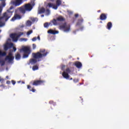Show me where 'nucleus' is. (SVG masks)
I'll use <instances>...</instances> for the list:
<instances>
[{
    "instance_id": "1",
    "label": "nucleus",
    "mask_w": 129,
    "mask_h": 129,
    "mask_svg": "<svg viewBox=\"0 0 129 129\" xmlns=\"http://www.w3.org/2000/svg\"><path fill=\"white\" fill-rule=\"evenodd\" d=\"M48 54H49V52H48V51H46V49H40L36 53H33L32 57L34 58L30 59L29 63L34 65V64H36L38 61H41L42 59L46 57Z\"/></svg>"
},
{
    "instance_id": "2",
    "label": "nucleus",
    "mask_w": 129,
    "mask_h": 129,
    "mask_svg": "<svg viewBox=\"0 0 129 129\" xmlns=\"http://www.w3.org/2000/svg\"><path fill=\"white\" fill-rule=\"evenodd\" d=\"M65 19L61 16H59L56 18V19H53L51 23L53 24V26H59L60 30H63L65 31V23H63L62 25H61V22H63Z\"/></svg>"
},
{
    "instance_id": "3",
    "label": "nucleus",
    "mask_w": 129,
    "mask_h": 129,
    "mask_svg": "<svg viewBox=\"0 0 129 129\" xmlns=\"http://www.w3.org/2000/svg\"><path fill=\"white\" fill-rule=\"evenodd\" d=\"M14 9V7L11 6L9 9H8L7 12L3 13V16L0 17V21H3L5 22H8L9 20V19H10V18L13 16V13H14V11H11V10H13Z\"/></svg>"
},
{
    "instance_id": "4",
    "label": "nucleus",
    "mask_w": 129,
    "mask_h": 129,
    "mask_svg": "<svg viewBox=\"0 0 129 129\" xmlns=\"http://www.w3.org/2000/svg\"><path fill=\"white\" fill-rule=\"evenodd\" d=\"M14 9V7L11 6L9 9H8L7 12L3 13V16L0 17V21H3L5 22H8L9 20V19H10V18L13 16V13H14V11H11V10H13Z\"/></svg>"
},
{
    "instance_id": "5",
    "label": "nucleus",
    "mask_w": 129,
    "mask_h": 129,
    "mask_svg": "<svg viewBox=\"0 0 129 129\" xmlns=\"http://www.w3.org/2000/svg\"><path fill=\"white\" fill-rule=\"evenodd\" d=\"M35 6V3H33L32 5L31 4H25L24 6L19 8L20 12L22 14H25L26 12H30L33 9V7Z\"/></svg>"
},
{
    "instance_id": "6",
    "label": "nucleus",
    "mask_w": 129,
    "mask_h": 129,
    "mask_svg": "<svg viewBox=\"0 0 129 129\" xmlns=\"http://www.w3.org/2000/svg\"><path fill=\"white\" fill-rule=\"evenodd\" d=\"M21 51L24 52L23 58H28L31 53V49L29 47L25 46L21 49Z\"/></svg>"
},
{
    "instance_id": "7",
    "label": "nucleus",
    "mask_w": 129,
    "mask_h": 129,
    "mask_svg": "<svg viewBox=\"0 0 129 129\" xmlns=\"http://www.w3.org/2000/svg\"><path fill=\"white\" fill-rule=\"evenodd\" d=\"M23 35H24L23 32H20L19 34L12 33L10 35V37L12 38L14 42H17L20 37H21V36H23Z\"/></svg>"
},
{
    "instance_id": "8",
    "label": "nucleus",
    "mask_w": 129,
    "mask_h": 129,
    "mask_svg": "<svg viewBox=\"0 0 129 129\" xmlns=\"http://www.w3.org/2000/svg\"><path fill=\"white\" fill-rule=\"evenodd\" d=\"M56 5L49 3L48 4V6L49 8H52L54 10H57L58 9V7L61 6V4L62 2L61 0H56Z\"/></svg>"
},
{
    "instance_id": "9",
    "label": "nucleus",
    "mask_w": 129,
    "mask_h": 129,
    "mask_svg": "<svg viewBox=\"0 0 129 129\" xmlns=\"http://www.w3.org/2000/svg\"><path fill=\"white\" fill-rule=\"evenodd\" d=\"M14 59H15V57H14L13 53L10 52L8 55L5 57V61H8L9 63H12L14 61Z\"/></svg>"
},
{
    "instance_id": "10",
    "label": "nucleus",
    "mask_w": 129,
    "mask_h": 129,
    "mask_svg": "<svg viewBox=\"0 0 129 129\" xmlns=\"http://www.w3.org/2000/svg\"><path fill=\"white\" fill-rule=\"evenodd\" d=\"M44 83H45V81L44 80H34L32 83V85L33 86H39L42 85Z\"/></svg>"
},
{
    "instance_id": "11",
    "label": "nucleus",
    "mask_w": 129,
    "mask_h": 129,
    "mask_svg": "<svg viewBox=\"0 0 129 129\" xmlns=\"http://www.w3.org/2000/svg\"><path fill=\"white\" fill-rule=\"evenodd\" d=\"M23 3V0H16L11 2L12 5L15 6V7H19Z\"/></svg>"
},
{
    "instance_id": "12",
    "label": "nucleus",
    "mask_w": 129,
    "mask_h": 129,
    "mask_svg": "<svg viewBox=\"0 0 129 129\" xmlns=\"http://www.w3.org/2000/svg\"><path fill=\"white\" fill-rule=\"evenodd\" d=\"M66 72H65V78L66 79H68V80H73V78H71L70 79V76L68 74V73H71V71L69 69H67L66 70Z\"/></svg>"
},
{
    "instance_id": "13",
    "label": "nucleus",
    "mask_w": 129,
    "mask_h": 129,
    "mask_svg": "<svg viewBox=\"0 0 129 129\" xmlns=\"http://www.w3.org/2000/svg\"><path fill=\"white\" fill-rule=\"evenodd\" d=\"M22 19V17L20 16L19 14H15L14 16L11 19V21L14 22L16 21V20H20Z\"/></svg>"
},
{
    "instance_id": "14",
    "label": "nucleus",
    "mask_w": 129,
    "mask_h": 129,
    "mask_svg": "<svg viewBox=\"0 0 129 129\" xmlns=\"http://www.w3.org/2000/svg\"><path fill=\"white\" fill-rule=\"evenodd\" d=\"M13 46H14V44H13L12 43H8L4 46V49L5 50V51H7L9 49H10V48H12V47H13Z\"/></svg>"
},
{
    "instance_id": "15",
    "label": "nucleus",
    "mask_w": 129,
    "mask_h": 129,
    "mask_svg": "<svg viewBox=\"0 0 129 129\" xmlns=\"http://www.w3.org/2000/svg\"><path fill=\"white\" fill-rule=\"evenodd\" d=\"M71 30L70 24H67L65 23V32L66 33H68L70 32Z\"/></svg>"
},
{
    "instance_id": "16",
    "label": "nucleus",
    "mask_w": 129,
    "mask_h": 129,
    "mask_svg": "<svg viewBox=\"0 0 129 129\" xmlns=\"http://www.w3.org/2000/svg\"><path fill=\"white\" fill-rule=\"evenodd\" d=\"M106 19H107V16L106 14L104 13L101 14L100 16V20H101V21H105Z\"/></svg>"
},
{
    "instance_id": "17",
    "label": "nucleus",
    "mask_w": 129,
    "mask_h": 129,
    "mask_svg": "<svg viewBox=\"0 0 129 129\" xmlns=\"http://www.w3.org/2000/svg\"><path fill=\"white\" fill-rule=\"evenodd\" d=\"M74 64L76 66V67H77V68H78V69H80V68L82 67V63L79 61L75 62Z\"/></svg>"
},
{
    "instance_id": "18",
    "label": "nucleus",
    "mask_w": 129,
    "mask_h": 129,
    "mask_svg": "<svg viewBox=\"0 0 129 129\" xmlns=\"http://www.w3.org/2000/svg\"><path fill=\"white\" fill-rule=\"evenodd\" d=\"M47 33H48V34H52V35H56V34L59 33V31H54V30H52V29H50L48 31Z\"/></svg>"
},
{
    "instance_id": "19",
    "label": "nucleus",
    "mask_w": 129,
    "mask_h": 129,
    "mask_svg": "<svg viewBox=\"0 0 129 129\" xmlns=\"http://www.w3.org/2000/svg\"><path fill=\"white\" fill-rule=\"evenodd\" d=\"M83 21L84 20L82 18L78 19L76 26H81V25H82V23H83Z\"/></svg>"
},
{
    "instance_id": "20",
    "label": "nucleus",
    "mask_w": 129,
    "mask_h": 129,
    "mask_svg": "<svg viewBox=\"0 0 129 129\" xmlns=\"http://www.w3.org/2000/svg\"><path fill=\"white\" fill-rule=\"evenodd\" d=\"M107 27L108 30H110L112 28V23L111 22H109L107 24Z\"/></svg>"
},
{
    "instance_id": "21",
    "label": "nucleus",
    "mask_w": 129,
    "mask_h": 129,
    "mask_svg": "<svg viewBox=\"0 0 129 129\" xmlns=\"http://www.w3.org/2000/svg\"><path fill=\"white\" fill-rule=\"evenodd\" d=\"M46 12V10L44 8H41L38 11V14H44Z\"/></svg>"
},
{
    "instance_id": "22",
    "label": "nucleus",
    "mask_w": 129,
    "mask_h": 129,
    "mask_svg": "<svg viewBox=\"0 0 129 129\" xmlns=\"http://www.w3.org/2000/svg\"><path fill=\"white\" fill-rule=\"evenodd\" d=\"M31 87L30 85H27V89L30 90V91H32V92H36V89L32 88L31 90Z\"/></svg>"
},
{
    "instance_id": "23",
    "label": "nucleus",
    "mask_w": 129,
    "mask_h": 129,
    "mask_svg": "<svg viewBox=\"0 0 129 129\" xmlns=\"http://www.w3.org/2000/svg\"><path fill=\"white\" fill-rule=\"evenodd\" d=\"M64 68H65V66H62L61 67V70L63 71L62 76H63V78H65V70H64Z\"/></svg>"
},
{
    "instance_id": "24",
    "label": "nucleus",
    "mask_w": 129,
    "mask_h": 129,
    "mask_svg": "<svg viewBox=\"0 0 129 129\" xmlns=\"http://www.w3.org/2000/svg\"><path fill=\"white\" fill-rule=\"evenodd\" d=\"M6 25V21H0V28L4 27Z\"/></svg>"
},
{
    "instance_id": "25",
    "label": "nucleus",
    "mask_w": 129,
    "mask_h": 129,
    "mask_svg": "<svg viewBox=\"0 0 129 129\" xmlns=\"http://www.w3.org/2000/svg\"><path fill=\"white\" fill-rule=\"evenodd\" d=\"M15 58L16 60H20L21 59V54L20 53H18L15 55Z\"/></svg>"
},
{
    "instance_id": "26",
    "label": "nucleus",
    "mask_w": 129,
    "mask_h": 129,
    "mask_svg": "<svg viewBox=\"0 0 129 129\" xmlns=\"http://www.w3.org/2000/svg\"><path fill=\"white\" fill-rule=\"evenodd\" d=\"M2 2L1 6L4 8L6 7V0H1Z\"/></svg>"
},
{
    "instance_id": "27",
    "label": "nucleus",
    "mask_w": 129,
    "mask_h": 129,
    "mask_svg": "<svg viewBox=\"0 0 129 129\" xmlns=\"http://www.w3.org/2000/svg\"><path fill=\"white\" fill-rule=\"evenodd\" d=\"M50 25H51V23L46 22L44 24V28H48V27H49V26H50Z\"/></svg>"
},
{
    "instance_id": "28",
    "label": "nucleus",
    "mask_w": 129,
    "mask_h": 129,
    "mask_svg": "<svg viewBox=\"0 0 129 129\" xmlns=\"http://www.w3.org/2000/svg\"><path fill=\"white\" fill-rule=\"evenodd\" d=\"M38 69H39L38 66H34L32 67V70H33V71H36V70H38Z\"/></svg>"
},
{
    "instance_id": "29",
    "label": "nucleus",
    "mask_w": 129,
    "mask_h": 129,
    "mask_svg": "<svg viewBox=\"0 0 129 129\" xmlns=\"http://www.w3.org/2000/svg\"><path fill=\"white\" fill-rule=\"evenodd\" d=\"M26 25H27L28 27L32 26V22L29 20L27 21L26 22Z\"/></svg>"
},
{
    "instance_id": "30",
    "label": "nucleus",
    "mask_w": 129,
    "mask_h": 129,
    "mask_svg": "<svg viewBox=\"0 0 129 129\" xmlns=\"http://www.w3.org/2000/svg\"><path fill=\"white\" fill-rule=\"evenodd\" d=\"M31 20L33 23H35V22H38V18H31Z\"/></svg>"
},
{
    "instance_id": "31",
    "label": "nucleus",
    "mask_w": 129,
    "mask_h": 129,
    "mask_svg": "<svg viewBox=\"0 0 129 129\" xmlns=\"http://www.w3.org/2000/svg\"><path fill=\"white\" fill-rule=\"evenodd\" d=\"M7 56V52H2L0 51V56Z\"/></svg>"
},
{
    "instance_id": "32",
    "label": "nucleus",
    "mask_w": 129,
    "mask_h": 129,
    "mask_svg": "<svg viewBox=\"0 0 129 129\" xmlns=\"http://www.w3.org/2000/svg\"><path fill=\"white\" fill-rule=\"evenodd\" d=\"M0 63L1 64V66H4L6 64V61L4 60H0Z\"/></svg>"
},
{
    "instance_id": "33",
    "label": "nucleus",
    "mask_w": 129,
    "mask_h": 129,
    "mask_svg": "<svg viewBox=\"0 0 129 129\" xmlns=\"http://www.w3.org/2000/svg\"><path fill=\"white\" fill-rule=\"evenodd\" d=\"M45 13L46 16H49V15H50V10L47 9L46 10H45Z\"/></svg>"
},
{
    "instance_id": "34",
    "label": "nucleus",
    "mask_w": 129,
    "mask_h": 129,
    "mask_svg": "<svg viewBox=\"0 0 129 129\" xmlns=\"http://www.w3.org/2000/svg\"><path fill=\"white\" fill-rule=\"evenodd\" d=\"M32 33H33V30H30L28 32H27V36H29V35H31V34H32Z\"/></svg>"
},
{
    "instance_id": "35",
    "label": "nucleus",
    "mask_w": 129,
    "mask_h": 129,
    "mask_svg": "<svg viewBox=\"0 0 129 129\" xmlns=\"http://www.w3.org/2000/svg\"><path fill=\"white\" fill-rule=\"evenodd\" d=\"M79 80L77 79H74V82H75V83H77V82H79Z\"/></svg>"
},
{
    "instance_id": "36",
    "label": "nucleus",
    "mask_w": 129,
    "mask_h": 129,
    "mask_svg": "<svg viewBox=\"0 0 129 129\" xmlns=\"http://www.w3.org/2000/svg\"><path fill=\"white\" fill-rule=\"evenodd\" d=\"M32 41H33V42H35V41H37V38H36V37H33V38L32 39Z\"/></svg>"
},
{
    "instance_id": "37",
    "label": "nucleus",
    "mask_w": 129,
    "mask_h": 129,
    "mask_svg": "<svg viewBox=\"0 0 129 129\" xmlns=\"http://www.w3.org/2000/svg\"><path fill=\"white\" fill-rule=\"evenodd\" d=\"M67 12H68L69 15H72V14H73V12H72V11H71L68 10Z\"/></svg>"
},
{
    "instance_id": "38",
    "label": "nucleus",
    "mask_w": 129,
    "mask_h": 129,
    "mask_svg": "<svg viewBox=\"0 0 129 129\" xmlns=\"http://www.w3.org/2000/svg\"><path fill=\"white\" fill-rule=\"evenodd\" d=\"M21 40L22 41H24V42H27V41H28V39L27 38H22Z\"/></svg>"
},
{
    "instance_id": "39",
    "label": "nucleus",
    "mask_w": 129,
    "mask_h": 129,
    "mask_svg": "<svg viewBox=\"0 0 129 129\" xmlns=\"http://www.w3.org/2000/svg\"><path fill=\"white\" fill-rule=\"evenodd\" d=\"M3 11V7L0 6V15L2 14V12Z\"/></svg>"
},
{
    "instance_id": "40",
    "label": "nucleus",
    "mask_w": 129,
    "mask_h": 129,
    "mask_svg": "<svg viewBox=\"0 0 129 129\" xmlns=\"http://www.w3.org/2000/svg\"><path fill=\"white\" fill-rule=\"evenodd\" d=\"M83 29H84V26H81L80 28V31H83Z\"/></svg>"
},
{
    "instance_id": "41",
    "label": "nucleus",
    "mask_w": 129,
    "mask_h": 129,
    "mask_svg": "<svg viewBox=\"0 0 129 129\" xmlns=\"http://www.w3.org/2000/svg\"><path fill=\"white\" fill-rule=\"evenodd\" d=\"M12 83L13 85H15V84H16V81L12 80Z\"/></svg>"
},
{
    "instance_id": "42",
    "label": "nucleus",
    "mask_w": 129,
    "mask_h": 129,
    "mask_svg": "<svg viewBox=\"0 0 129 129\" xmlns=\"http://www.w3.org/2000/svg\"><path fill=\"white\" fill-rule=\"evenodd\" d=\"M36 44H33V49H36Z\"/></svg>"
},
{
    "instance_id": "43",
    "label": "nucleus",
    "mask_w": 129,
    "mask_h": 129,
    "mask_svg": "<svg viewBox=\"0 0 129 129\" xmlns=\"http://www.w3.org/2000/svg\"><path fill=\"white\" fill-rule=\"evenodd\" d=\"M4 79H2V78L0 77V82H4Z\"/></svg>"
},
{
    "instance_id": "44",
    "label": "nucleus",
    "mask_w": 129,
    "mask_h": 129,
    "mask_svg": "<svg viewBox=\"0 0 129 129\" xmlns=\"http://www.w3.org/2000/svg\"><path fill=\"white\" fill-rule=\"evenodd\" d=\"M21 82H22V84H25V82H23V81H19L18 83H21Z\"/></svg>"
},
{
    "instance_id": "45",
    "label": "nucleus",
    "mask_w": 129,
    "mask_h": 129,
    "mask_svg": "<svg viewBox=\"0 0 129 129\" xmlns=\"http://www.w3.org/2000/svg\"><path fill=\"white\" fill-rule=\"evenodd\" d=\"M79 16V15L78 14H76L75 15V18H77Z\"/></svg>"
},
{
    "instance_id": "46",
    "label": "nucleus",
    "mask_w": 129,
    "mask_h": 129,
    "mask_svg": "<svg viewBox=\"0 0 129 129\" xmlns=\"http://www.w3.org/2000/svg\"><path fill=\"white\" fill-rule=\"evenodd\" d=\"M13 50H14V52H16V51H17V48L14 47H13Z\"/></svg>"
},
{
    "instance_id": "47",
    "label": "nucleus",
    "mask_w": 129,
    "mask_h": 129,
    "mask_svg": "<svg viewBox=\"0 0 129 129\" xmlns=\"http://www.w3.org/2000/svg\"><path fill=\"white\" fill-rule=\"evenodd\" d=\"M7 84H11V81H7Z\"/></svg>"
},
{
    "instance_id": "48",
    "label": "nucleus",
    "mask_w": 129,
    "mask_h": 129,
    "mask_svg": "<svg viewBox=\"0 0 129 129\" xmlns=\"http://www.w3.org/2000/svg\"><path fill=\"white\" fill-rule=\"evenodd\" d=\"M53 102H54L53 101H49V103H50L51 104H52V103H53Z\"/></svg>"
},
{
    "instance_id": "49",
    "label": "nucleus",
    "mask_w": 129,
    "mask_h": 129,
    "mask_svg": "<svg viewBox=\"0 0 129 129\" xmlns=\"http://www.w3.org/2000/svg\"><path fill=\"white\" fill-rule=\"evenodd\" d=\"M37 39H38V40H40V36H38L37 37Z\"/></svg>"
},
{
    "instance_id": "50",
    "label": "nucleus",
    "mask_w": 129,
    "mask_h": 129,
    "mask_svg": "<svg viewBox=\"0 0 129 129\" xmlns=\"http://www.w3.org/2000/svg\"><path fill=\"white\" fill-rule=\"evenodd\" d=\"M76 32H77V30L73 31L74 34H76Z\"/></svg>"
},
{
    "instance_id": "51",
    "label": "nucleus",
    "mask_w": 129,
    "mask_h": 129,
    "mask_svg": "<svg viewBox=\"0 0 129 129\" xmlns=\"http://www.w3.org/2000/svg\"><path fill=\"white\" fill-rule=\"evenodd\" d=\"M50 2H55V0H50Z\"/></svg>"
},
{
    "instance_id": "52",
    "label": "nucleus",
    "mask_w": 129,
    "mask_h": 129,
    "mask_svg": "<svg viewBox=\"0 0 129 129\" xmlns=\"http://www.w3.org/2000/svg\"><path fill=\"white\" fill-rule=\"evenodd\" d=\"M41 17L42 18L44 17V15H41Z\"/></svg>"
},
{
    "instance_id": "53",
    "label": "nucleus",
    "mask_w": 129,
    "mask_h": 129,
    "mask_svg": "<svg viewBox=\"0 0 129 129\" xmlns=\"http://www.w3.org/2000/svg\"><path fill=\"white\" fill-rule=\"evenodd\" d=\"M97 12H98V13H100V10H98V11H97Z\"/></svg>"
},
{
    "instance_id": "54",
    "label": "nucleus",
    "mask_w": 129,
    "mask_h": 129,
    "mask_svg": "<svg viewBox=\"0 0 129 129\" xmlns=\"http://www.w3.org/2000/svg\"><path fill=\"white\" fill-rule=\"evenodd\" d=\"M81 99H82V100H83V99H82V97H80Z\"/></svg>"
},
{
    "instance_id": "55",
    "label": "nucleus",
    "mask_w": 129,
    "mask_h": 129,
    "mask_svg": "<svg viewBox=\"0 0 129 129\" xmlns=\"http://www.w3.org/2000/svg\"><path fill=\"white\" fill-rule=\"evenodd\" d=\"M1 87H2V86H4V85H0Z\"/></svg>"
},
{
    "instance_id": "56",
    "label": "nucleus",
    "mask_w": 129,
    "mask_h": 129,
    "mask_svg": "<svg viewBox=\"0 0 129 129\" xmlns=\"http://www.w3.org/2000/svg\"><path fill=\"white\" fill-rule=\"evenodd\" d=\"M8 77H9L7 76V77H6V78H8Z\"/></svg>"
},
{
    "instance_id": "57",
    "label": "nucleus",
    "mask_w": 129,
    "mask_h": 129,
    "mask_svg": "<svg viewBox=\"0 0 129 129\" xmlns=\"http://www.w3.org/2000/svg\"><path fill=\"white\" fill-rule=\"evenodd\" d=\"M1 32H2V30H0V33H1Z\"/></svg>"
}]
</instances>
